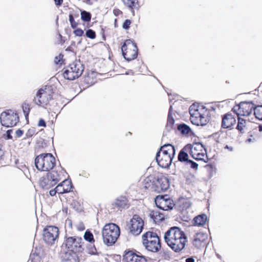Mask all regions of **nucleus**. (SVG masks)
Masks as SVG:
<instances>
[{
	"label": "nucleus",
	"instance_id": "obj_1",
	"mask_svg": "<svg viewBox=\"0 0 262 262\" xmlns=\"http://www.w3.org/2000/svg\"><path fill=\"white\" fill-rule=\"evenodd\" d=\"M164 240L167 245L174 252L180 253L187 245V236L180 228L173 226L165 232Z\"/></svg>",
	"mask_w": 262,
	"mask_h": 262
},
{
	"label": "nucleus",
	"instance_id": "obj_2",
	"mask_svg": "<svg viewBox=\"0 0 262 262\" xmlns=\"http://www.w3.org/2000/svg\"><path fill=\"white\" fill-rule=\"evenodd\" d=\"M120 235V227L115 223L106 224L102 229V239L107 246L114 245Z\"/></svg>",
	"mask_w": 262,
	"mask_h": 262
},
{
	"label": "nucleus",
	"instance_id": "obj_3",
	"mask_svg": "<svg viewBox=\"0 0 262 262\" xmlns=\"http://www.w3.org/2000/svg\"><path fill=\"white\" fill-rule=\"evenodd\" d=\"M175 155V148L171 144H165L161 146L157 154L156 161L162 168H168L171 165Z\"/></svg>",
	"mask_w": 262,
	"mask_h": 262
},
{
	"label": "nucleus",
	"instance_id": "obj_4",
	"mask_svg": "<svg viewBox=\"0 0 262 262\" xmlns=\"http://www.w3.org/2000/svg\"><path fill=\"white\" fill-rule=\"evenodd\" d=\"M190 120L196 125H205L208 121L207 110L203 106L193 104L189 107Z\"/></svg>",
	"mask_w": 262,
	"mask_h": 262
},
{
	"label": "nucleus",
	"instance_id": "obj_5",
	"mask_svg": "<svg viewBox=\"0 0 262 262\" xmlns=\"http://www.w3.org/2000/svg\"><path fill=\"white\" fill-rule=\"evenodd\" d=\"M35 164L39 170L47 171L54 167L55 159L51 154H41L35 158Z\"/></svg>",
	"mask_w": 262,
	"mask_h": 262
},
{
	"label": "nucleus",
	"instance_id": "obj_6",
	"mask_svg": "<svg viewBox=\"0 0 262 262\" xmlns=\"http://www.w3.org/2000/svg\"><path fill=\"white\" fill-rule=\"evenodd\" d=\"M83 71L82 64L79 61L72 63L64 71L63 76L65 79L73 80L78 78Z\"/></svg>",
	"mask_w": 262,
	"mask_h": 262
},
{
	"label": "nucleus",
	"instance_id": "obj_7",
	"mask_svg": "<svg viewBox=\"0 0 262 262\" xmlns=\"http://www.w3.org/2000/svg\"><path fill=\"white\" fill-rule=\"evenodd\" d=\"M185 149L189 150V153L193 158L197 160L205 161L207 157L206 151L204 146L200 143L187 145Z\"/></svg>",
	"mask_w": 262,
	"mask_h": 262
},
{
	"label": "nucleus",
	"instance_id": "obj_8",
	"mask_svg": "<svg viewBox=\"0 0 262 262\" xmlns=\"http://www.w3.org/2000/svg\"><path fill=\"white\" fill-rule=\"evenodd\" d=\"M121 50L124 58L128 61L134 59L137 56V47L130 39L125 41Z\"/></svg>",
	"mask_w": 262,
	"mask_h": 262
},
{
	"label": "nucleus",
	"instance_id": "obj_9",
	"mask_svg": "<svg viewBox=\"0 0 262 262\" xmlns=\"http://www.w3.org/2000/svg\"><path fill=\"white\" fill-rule=\"evenodd\" d=\"M144 225L142 218L138 214H134L128 224L129 232L134 235H138L142 231Z\"/></svg>",
	"mask_w": 262,
	"mask_h": 262
},
{
	"label": "nucleus",
	"instance_id": "obj_10",
	"mask_svg": "<svg viewBox=\"0 0 262 262\" xmlns=\"http://www.w3.org/2000/svg\"><path fill=\"white\" fill-rule=\"evenodd\" d=\"M66 248L77 253H81L84 250L83 240L81 237L70 236L66 238L64 242Z\"/></svg>",
	"mask_w": 262,
	"mask_h": 262
},
{
	"label": "nucleus",
	"instance_id": "obj_11",
	"mask_svg": "<svg viewBox=\"0 0 262 262\" xmlns=\"http://www.w3.org/2000/svg\"><path fill=\"white\" fill-rule=\"evenodd\" d=\"M52 89L50 86H45L40 89L36 94L35 98V103L40 106H44L47 105L52 98Z\"/></svg>",
	"mask_w": 262,
	"mask_h": 262
},
{
	"label": "nucleus",
	"instance_id": "obj_12",
	"mask_svg": "<svg viewBox=\"0 0 262 262\" xmlns=\"http://www.w3.org/2000/svg\"><path fill=\"white\" fill-rule=\"evenodd\" d=\"M0 120L3 126L11 127L18 122V117L15 113L9 110L1 113Z\"/></svg>",
	"mask_w": 262,
	"mask_h": 262
},
{
	"label": "nucleus",
	"instance_id": "obj_13",
	"mask_svg": "<svg viewBox=\"0 0 262 262\" xmlns=\"http://www.w3.org/2000/svg\"><path fill=\"white\" fill-rule=\"evenodd\" d=\"M245 105V102H241L237 106L234 107V110L238 117V124L236 128L241 133H244L246 127Z\"/></svg>",
	"mask_w": 262,
	"mask_h": 262
},
{
	"label": "nucleus",
	"instance_id": "obj_14",
	"mask_svg": "<svg viewBox=\"0 0 262 262\" xmlns=\"http://www.w3.org/2000/svg\"><path fill=\"white\" fill-rule=\"evenodd\" d=\"M59 235L58 228L54 226H48L43 231V240L48 244L53 245Z\"/></svg>",
	"mask_w": 262,
	"mask_h": 262
},
{
	"label": "nucleus",
	"instance_id": "obj_15",
	"mask_svg": "<svg viewBox=\"0 0 262 262\" xmlns=\"http://www.w3.org/2000/svg\"><path fill=\"white\" fill-rule=\"evenodd\" d=\"M155 202L157 207L163 210L172 209L174 206L173 200L168 195H158Z\"/></svg>",
	"mask_w": 262,
	"mask_h": 262
},
{
	"label": "nucleus",
	"instance_id": "obj_16",
	"mask_svg": "<svg viewBox=\"0 0 262 262\" xmlns=\"http://www.w3.org/2000/svg\"><path fill=\"white\" fill-rule=\"evenodd\" d=\"M122 262H147L146 258L135 250H126L123 254Z\"/></svg>",
	"mask_w": 262,
	"mask_h": 262
},
{
	"label": "nucleus",
	"instance_id": "obj_17",
	"mask_svg": "<svg viewBox=\"0 0 262 262\" xmlns=\"http://www.w3.org/2000/svg\"><path fill=\"white\" fill-rule=\"evenodd\" d=\"M207 239V234L202 232H199L194 235L192 243L197 248H200L205 246Z\"/></svg>",
	"mask_w": 262,
	"mask_h": 262
},
{
	"label": "nucleus",
	"instance_id": "obj_18",
	"mask_svg": "<svg viewBox=\"0 0 262 262\" xmlns=\"http://www.w3.org/2000/svg\"><path fill=\"white\" fill-rule=\"evenodd\" d=\"M61 258L64 262H79L77 253L70 250L62 253Z\"/></svg>",
	"mask_w": 262,
	"mask_h": 262
},
{
	"label": "nucleus",
	"instance_id": "obj_19",
	"mask_svg": "<svg viewBox=\"0 0 262 262\" xmlns=\"http://www.w3.org/2000/svg\"><path fill=\"white\" fill-rule=\"evenodd\" d=\"M58 193L63 194L73 191L74 186L72 181H62L57 186Z\"/></svg>",
	"mask_w": 262,
	"mask_h": 262
},
{
	"label": "nucleus",
	"instance_id": "obj_20",
	"mask_svg": "<svg viewBox=\"0 0 262 262\" xmlns=\"http://www.w3.org/2000/svg\"><path fill=\"white\" fill-rule=\"evenodd\" d=\"M145 249L151 252H157L159 251L161 248V244L160 239L159 237L154 240L152 242L147 243V244L143 245Z\"/></svg>",
	"mask_w": 262,
	"mask_h": 262
},
{
	"label": "nucleus",
	"instance_id": "obj_21",
	"mask_svg": "<svg viewBox=\"0 0 262 262\" xmlns=\"http://www.w3.org/2000/svg\"><path fill=\"white\" fill-rule=\"evenodd\" d=\"M191 198L185 196L179 197L177 201L176 205L181 210H186L191 205Z\"/></svg>",
	"mask_w": 262,
	"mask_h": 262
},
{
	"label": "nucleus",
	"instance_id": "obj_22",
	"mask_svg": "<svg viewBox=\"0 0 262 262\" xmlns=\"http://www.w3.org/2000/svg\"><path fill=\"white\" fill-rule=\"evenodd\" d=\"M113 205L118 209H122L128 208L129 206V204L126 196L121 195L115 200Z\"/></svg>",
	"mask_w": 262,
	"mask_h": 262
},
{
	"label": "nucleus",
	"instance_id": "obj_23",
	"mask_svg": "<svg viewBox=\"0 0 262 262\" xmlns=\"http://www.w3.org/2000/svg\"><path fill=\"white\" fill-rule=\"evenodd\" d=\"M248 104H251L252 106L250 112H248L247 111V116L251 114L252 110H253L254 111V115H255V118L259 120L262 121V105L255 106L252 103V101L251 100H249L248 101H247V105Z\"/></svg>",
	"mask_w": 262,
	"mask_h": 262
},
{
	"label": "nucleus",
	"instance_id": "obj_24",
	"mask_svg": "<svg viewBox=\"0 0 262 262\" xmlns=\"http://www.w3.org/2000/svg\"><path fill=\"white\" fill-rule=\"evenodd\" d=\"M235 117L230 114H227L223 117L222 126L225 128L231 127L235 124Z\"/></svg>",
	"mask_w": 262,
	"mask_h": 262
},
{
	"label": "nucleus",
	"instance_id": "obj_25",
	"mask_svg": "<svg viewBox=\"0 0 262 262\" xmlns=\"http://www.w3.org/2000/svg\"><path fill=\"white\" fill-rule=\"evenodd\" d=\"M154 190L158 193L166 191L169 187V181H153Z\"/></svg>",
	"mask_w": 262,
	"mask_h": 262
},
{
	"label": "nucleus",
	"instance_id": "obj_26",
	"mask_svg": "<svg viewBox=\"0 0 262 262\" xmlns=\"http://www.w3.org/2000/svg\"><path fill=\"white\" fill-rule=\"evenodd\" d=\"M149 216L156 224L162 222L164 220L165 217L164 213L157 210L151 211L149 213Z\"/></svg>",
	"mask_w": 262,
	"mask_h": 262
},
{
	"label": "nucleus",
	"instance_id": "obj_27",
	"mask_svg": "<svg viewBox=\"0 0 262 262\" xmlns=\"http://www.w3.org/2000/svg\"><path fill=\"white\" fill-rule=\"evenodd\" d=\"M159 237L157 234L154 232L147 231L142 235V243L143 245L152 242L155 239Z\"/></svg>",
	"mask_w": 262,
	"mask_h": 262
},
{
	"label": "nucleus",
	"instance_id": "obj_28",
	"mask_svg": "<svg viewBox=\"0 0 262 262\" xmlns=\"http://www.w3.org/2000/svg\"><path fill=\"white\" fill-rule=\"evenodd\" d=\"M207 221V216L205 214H202L195 216L193 219L194 225L197 226H203Z\"/></svg>",
	"mask_w": 262,
	"mask_h": 262
},
{
	"label": "nucleus",
	"instance_id": "obj_29",
	"mask_svg": "<svg viewBox=\"0 0 262 262\" xmlns=\"http://www.w3.org/2000/svg\"><path fill=\"white\" fill-rule=\"evenodd\" d=\"M178 129L182 134L184 135L191 136L193 134L190 128L185 124L179 125Z\"/></svg>",
	"mask_w": 262,
	"mask_h": 262
},
{
	"label": "nucleus",
	"instance_id": "obj_30",
	"mask_svg": "<svg viewBox=\"0 0 262 262\" xmlns=\"http://www.w3.org/2000/svg\"><path fill=\"white\" fill-rule=\"evenodd\" d=\"M84 238L85 241L91 243H94L95 239L93 234L89 231H86L84 234Z\"/></svg>",
	"mask_w": 262,
	"mask_h": 262
},
{
	"label": "nucleus",
	"instance_id": "obj_31",
	"mask_svg": "<svg viewBox=\"0 0 262 262\" xmlns=\"http://www.w3.org/2000/svg\"><path fill=\"white\" fill-rule=\"evenodd\" d=\"M81 19L84 21H90L91 19V14L90 13L85 11H81Z\"/></svg>",
	"mask_w": 262,
	"mask_h": 262
},
{
	"label": "nucleus",
	"instance_id": "obj_32",
	"mask_svg": "<svg viewBox=\"0 0 262 262\" xmlns=\"http://www.w3.org/2000/svg\"><path fill=\"white\" fill-rule=\"evenodd\" d=\"M58 174L56 171H52L50 173H48L47 174V179L48 180H58V178H57Z\"/></svg>",
	"mask_w": 262,
	"mask_h": 262
},
{
	"label": "nucleus",
	"instance_id": "obj_33",
	"mask_svg": "<svg viewBox=\"0 0 262 262\" xmlns=\"http://www.w3.org/2000/svg\"><path fill=\"white\" fill-rule=\"evenodd\" d=\"M188 155L187 153L184 151H181L179 155V160L181 162H185L188 161Z\"/></svg>",
	"mask_w": 262,
	"mask_h": 262
},
{
	"label": "nucleus",
	"instance_id": "obj_34",
	"mask_svg": "<svg viewBox=\"0 0 262 262\" xmlns=\"http://www.w3.org/2000/svg\"><path fill=\"white\" fill-rule=\"evenodd\" d=\"M123 3L129 8H133L135 6L136 0H122Z\"/></svg>",
	"mask_w": 262,
	"mask_h": 262
},
{
	"label": "nucleus",
	"instance_id": "obj_35",
	"mask_svg": "<svg viewBox=\"0 0 262 262\" xmlns=\"http://www.w3.org/2000/svg\"><path fill=\"white\" fill-rule=\"evenodd\" d=\"M50 181H40L39 185L44 189H48L51 188L52 184H49Z\"/></svg>",
	"mask_w": 262,
	"mask_h": 262
},
{
	"label": "nucleus",
	"instance_id": "obj_36",
	"mask_svg": "<svg viewBox=\"0 0 262 262\" xmlns=\"http://www.w3.org/2000/svg\"><path fill=\"white\" fill-rule=\"evenodd\" d=\"M257 93L258 92L256 90H255L253 92V93H247V98H252L253 99H256L257 97Z\"/></svg>",
	"mask_w": 262,
	"mask_h": 262
},
{
	"label": "nucleus",
	"instance_id": "obj_37",
	"mask_svg": "<svg viewBox=\"0 0 262 262\" xmlns=\"http://www.w3.org/2000/svg\"><path fill=\"white\" fill-rule=\"evenodd\" d=\"M86 36L91 39H94L95 38V33L92 30L89 29L86 32Z\"/></svg>",
	"mask_w": 262,
	"mask_h": 262
},
{
	"label": "nucleus",
	"instance_id": "obj_38",
	"mask_svg": "<svg viewBox=\"0 0 262 262\" xmlns=\"http://www.w3.org/2000/svg\"><path fill=\"white\" fill-rule=\"evenodd\" d=\"M89 254L91 255H99L100 254V252H98L97 251L96 248H95V246H94V248L89 250Z\"/></svg>",
	"mask_w": 262,
	"mask_h": 262
},
{
	"label": "nucleus",
	"instance_id": "obj_39",
	"mask_svg": "<svg viewBox=\"0 0 262 262\" xmlns=\"http://www.w3.org/2000/svg\"><path fill=\"white\" fill-rule=\"evenodd\" d=\"M69 21L70 22L71 27L73 28H75L76 27V23L75 22L74 18L71 15L69 16Z\"/></svg>",
	"mask_w": 262,
	"mask_h": 262
},
{
	"label": "nucleus",
	"instance_id": "obj_40",
	"mask_svg": "<svg viewBox=\"0 0 262 262\" xmlns=\"http://www.w3.org/2000/svg\"><path fill=\"white\" fill-rule=\"evenodd\" d=\"M130 23H131L129 20H128V19L125 20V21L123 24V26H122L123 28H124L125 29H127L129 27Z\"/></svg>",
	"mask_w": 262,
	"mask_h": 262
},
{
	"label": "nucleus",
	"instance_id": "obj_41",
	"mask_svg": "<svg viewBox=\"0 0 262 262\" xmlns=\"http://www.w3.org/2000/svg\"><path fill=\"white\" fill-rule=\"evenodd\" d=\"M74 33L77 36H81L83 34V31L80 29H77L74 31Z\"/></svg>",
	"mask_w": 262,
	"mask_h": 262
},
{
	"label": "nucleus",
	"instance_id": "obj_42",
	"mask_svg": "<svg viewBox=\"0 0 262 262\" xmlns=\"http://www.w3.org/2000/svg\"><path fill=\"white\" fill-rule=\"evenodd\" d=\"M63 56L61 54L59 55L55 58L54 61L56 64L61 63L60 61L62 59Z\"/></svg>",
	"mask_w": 262,
	"mask_h": 262
},
{
	"label": "nucleus",
	"instance_id": "obj_43",
	"mask_svg": "<svg viewBox=\"0 0 262 262\" xmlns=\"http://www.w3.org/2000/svg\"><path fill=\"white\" fill-rule=\"evenodd\" d=\"M38 126L45 127L46 126L45 121L42 119H40L38 122Z\"/></svg>",
	"mask_w": 262,
	"mask_h": 262
},
{
	"label": "nucleus",
	"instance_id": "obj_44",
	"mask_svg": "<svg viewBox=\"0 0 262 262\" xmlns=\"http://www.w3.org/2000/svg\"><path fill=\"white\" fill-rule=\"evenodd\" d=\"M56 193H58V191H57V189L56 188V187L55 189L51 190L49 191V193L51 196H54Z\"/></svg>",
	"mask_w": 262,
	"mask_h": 262
},
{
	"label": "nucleus",
	"instance_id": "obj_45",
	"mask_svg": "<svg viewBox=\"0 0 262 262\" xmlns=\"http://www.w3.org/2000/svg\"><path fill=\"white\" fill-rule=\"evenodd\" d=\"M15 133H16V135L17 137H21L23 135V131L21 130H20V129L17 130L16 131Z\"/></svg>",
	"mask_w": 262,
	"mask_h": 262
},
{
	"label": "nucleus",
	"instance_id": "obj_46",
	"mask_svg": "<svg viewBox=\"0 0 262 262\" xmlns=\"http://www.w3.org/2000/svg\"><path fill=\"white\" fill-rule=\"evenodd\" d=\"M55 4L57 6H60L63 2V0H54Z\"/></svg>",
	"mask_w": 262,
	"mask_h": 262
},
{
	"label": "nucleus",
	"instance_id": "obj_47",
	"mask_svg": "<svg viewBox=\"0 0 262 262\" xmlns=\"http://www.w3.org/2000/svg\"><path fill=\"white\" fill-rule=\"evenodd\" d=\"M186 262H194V259L192 257H189L186 259Z\"/></svg>",
	"mask_w": 262,
	"mask_h": 262
},
{
	"label": "nucleus",
	"instance_id": "obj_48",
	"mask_svg": "<svg viewBox=\"0 0 262 262\" xmlns=\"http://www.w3.org/2000/svg\"><path fill=\"white\" fill-rule=\"evenodd\" d=\"M198 166V165L196 163L192 162V163H191V167L192 168H196Z\"/></svg>",
	"mask_w": 262,
	"mask_h": 262
},
{
	"label": "nucleus",
	"instance_id": "obj_49",
	"mask_svg": "<svg viewBox=\"0 0 262 262\" xmlns=\"http://www.w3.org/2000/svg\"><path fill=\"white\" fill-rule=\"evenodd\" d=\"M3 155H4V152H3V150L2 149V146H1V145H0V159H1V158L2 157Z\"/></svg>",
	"mask_w": 262,
	"mask_h": 262
},
{
	"label": "nucleus",
	"instance_id": "obj_50",
	"mask_svg": "<svg viewBox=\"0 0 262 262\" xmlns=\"http://www.w3.org/2000/svg\"><path fill=\"white\" fill-rule=\"evenodd\" d=\"M225 148H227L228 149H229V150L230 151H232L233 150V147H231V146H229L228 145H227L226 147H225Z\"/></svg>",
	"mask_w": 262,
	"mask_h": 262
},
{
	"label": "nucleus",
	"instance_id": "obj_51",
	"mask_svg": "<svg viewBox=\"0 0 262 262\" xmlns=\"http://www.w3.org/2000/svg\"><path fill=\"white\" fill-rule=\"evenodd\" d=\"M254 140H255V139H254V138H253V139H251V138H250V139H249L248 140V141L249 142H253V141H254Z\"/></svg>",
	"mask_w": 262,
	"mask_h": 262
},
{
	"label": "nucleus",
	"instance_id": "obj_52",
	"mask_svg": "<svg viewBox=\"0 0 262 262\" xmlns=\"http://www.w3.org/2000/svg\"><path fill=\"white\" fill-rule=\"evenodd\" d=\"M258 128H259V132H262V126L261 125H259Z\"/></svg>",
	"mask_w": 262,
	"mask_h": 262
},
{
	"label": "nucleus",
	"instance_id": "obj_53",
	"mask_svg": "<svg viewBox=\"0 0 262 262\" xmlns=\"http://www.w3.org/2000/svg\"><path fill=\"white\" fill-rule=\"evenodd\" d=\"M168 122L171 123V124H172L173 122V120H172V119L170 120V119H168Z\"/></svg>",
	"mask_w": 262,
	"mask_h": 262
},
{
	"label": "nucleus",
	"instance_id": "obj_54",
	"mask_svg": "<svg viewBox=\"0 0 262 262\" xmlns=\"http://www.w3.org/2000/svg\"><path fill=\"white\" fill-rule=\"evenodd\" d=\"M119 13V11H117V12H115V14H118Z\"/></svg>",
	"mask_w": 262,
	"mask_h": 262
},
{
	"label": "nucleus",
	"instance_id": "obj_55",
	"mask_svg": "<svg viewBox=\"0 0 262 262\" xmlns=\"http://www.w3.org/2000/svg\"><path fill=\"white\" fill-rule=\"evenodd\" d=\"M8 138H9V139H10V138H11L10 136H9V135L8 136Z\"/></svg>",
	"mask_w": 262,
	"mask_h": 262
},
{
	"label": "nucleus",
	"instance_id": "obj_56",
	"mask_svg": "<svg viewBox=\"0 0 262 262\" xmlns=\"http://www.w3.org/2000/svg\"><path fill=\"white\" fill-rule=\"evenodd\" d=\"M64 180L67 181V180H68V179H66V178H65V179H64Z\"/></svg>",
	"mask_w": 262,
	"mask_h": 262
}]
</instances>
